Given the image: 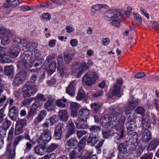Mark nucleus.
<instances>
[{"label":"nucleus","mask_w":159,"mask_h":159,"mask_svg":"<svg viewBox=\"0 0 159 159\" xmlns=\"http://www.w3.org/2000/svg\"><path fill=\"white\" fill-rule=\"evenodd\" d=\"M132 11L131 7H128L125 11L120 9H112L110 10V21L111 24L115 27L120 26V22L122 21L123 16L125 15L127 17L130 15Z\"/></svg>","instance_id":"obj_1"},{"label":"nucleus","mask_w":159,"mask_h":159,"mask_svg":"<svg viewBox=\"0 0 159 159\" xmlns=\"http://www.w3.org/2000/svg\"><path fill=\"white\" fill-rule=\"evenodd\" d=\"M88 69V66L85 62L80 63L75 62L72 63L71 66L72 73L75 76L80 78L84 72Z\"/></svg>","instance_id":"obj_2"},{"label":"nucleus","mask_w":159,"mask_h":159,"mask_svg":"<svg viewBox=\"0 0 159 159\" xmlns=\"http://www.w3.org/2000/svg\"><path fill=\"white\" fill-rule=\"evenodd\" d=\"M32 52L29 50L25 51L22 56V59L20 62L21 66L28 69L34 65V61L33 58L30 55Z\"/></svg>","instance_id":"obj_3"},{"label":"nucleus","mask_w":159,"mask_h":159,"mask_svg":"<svg viewBox=\"0 0 159 159\" xmlns=\"http://www.w3.org/2000/svg\"><path fill=\"white\" fill-rule=\"evenodd\" d=\"M98 76L97 73L92 71H88L83 78L82 82L88 86L92 85L98 79Z\"/></svg>","instance_id":"obj_4"},{"label":"nucleus","mask_w":159,"mask_h":159,"mask_svg":"<svg viewBox=\"0 0 159 159\" xmlns=\"http://www.w3.org/2000/svg\"><path fill=\"white\" fill-rule=\"evenodd\" d=\"M38 91V86L29 82H27L22 89L24 96L29 97Z\"/></svg>","instance_id":"obj_5"},{"label":"nucleus","mask_w":159,"mask_h":159,"mask_svg":"<svg viewBox=\"0 0 159 159\" xmlns=\"http://www.w3.org/2000/svg\"><path fill=\"white\" fill-rule=\"evenodd\" d=\"M13 35L10 30L5 29L2 27H0V39L1 43L3 45L9 44L10 42V38Z\"/></svg>","instance_id":"obj_6"},{"label":"nucleus","mask_w":159,"mask_h":159,"mask_svg":"<svg viewBox=\"0 0 159 159\" xmlns=\"http://www.w3.org/2000/svg\"><path fill=\"white\" fill-rule=\"evenodd\" d=\"M125 118L124 116H122L121 114L117 112L114 109H113V111L110 116V126L111 124L113 125L112 127L117 126L119 123L123 122Z\"/></svg>","instance_id":"obj_7"},{"label":"nucleus","mask_w":159,"mask_h":159,"mask_svg":"<svg viewBox=\"0 0 159 159\" xmlns=\"http://www.w3.org/2000/svg\"><path fill=\"white\" fill-rule=\"evenodd\" d=\"M52 139V134L51 131L46 129L43 130L41 135L37 140L38 143L40 144H46Z\"/></svg>","instance_id":"obj_8"},{"label":"nucleus","mask_w":159,"mask_h":159,"mask_svg":"<svg viewBox=\"0 0 159 159\" xmlns=\"http://www.w3.org/2000/svg\"><path fill=\"white\" fill-rule=\"evenodd\" d=\"M123 80L121 78L117 79L116 84L113 88V91L111 94H110V97L113 96L120 97L122 93L120 90V87L122 84Z\"/></svg>","instance_id":"obj_9"},{"label":"nucleus","mask_w":159,"mask_h":159,"mask_svg":"<svg viewBox=\"0 0 159 159\" xmlns=\"http://www.w3.org/2000/svg\"><path fill=\"white\" fill-rule=\"evenodd\" d=\"M8 51L5 47H0V62L2 63H11V60L8 56Z\"/></svg>","instance_id":"obj_10"},{"label":"nucleus","mask_w":159,"mask_h":159,"mask_svg":"<svg viewBox=\"0 0 159 159\" xmlns=\"http://www.w3.org/2000/svg\"><path fill=\"white\" fill-rule=\"evenodd\" d=\"M26 73L27 72L24 70L19 72L13 79V84L18 86L22 84L26 77Z\"/></svg>","instance_id":"obj_11"},{"label":"nucleus","mask_w":159,"mask_h":159,"mask_svg":"<svg viewBox=\"0 0 159 159\" xmlns=\"http://www.w3.org/2000/svg\"><path fill=\"white\" fill-rule=\"evenodd\" d=\"M139 102L138 99L135 98L133 96H131L128 100V107H126L125 110V114H129L130 110H133L138 105Z\"/></svg>","instance_id":"obj_12"},{"label":"nucleus","mask_w":159,"mask_h":159,"mask_svg":"<svg viewBox=\"0 0 159 159\" xmlns=\"http://www.w3.org/2000/svg\"><path fill=\"white\" fill-rule=\"evenodd\" d=\"M78 143V141L75 138H73L69 139L65 144L66 151L67 152H69L73 149L75 145Z\"/></svg>","instance_id":"obj_13"},{"label":"nucleus","mask_w":159,"mask_h":159,"mask_svg":"<svg viewBox=\"0 0 159 159\" xmlns=\"http://www.w3.org/2000/svg\"><path fill=\"white\" fill-rule=\"evenodd\" d=\"M18 110L15 106H13L9 108L8 115L11 120H16L18 113Z\"/></svg>","instance_id":"obj_14"},{"label":"nucleus","mask_w":159,"mask_h":159,"mask_svg":"<svg viewBox=\"0 0 159 159\" xmlns=\"http://www.w3.org/2000/svg\"><path fill=\"white\" fill-rule=\"evenodd\" d=\"M20 51V48L15 45H13L10 48L9 57L11 58H15L18 55Z\"/></svg>","instance_id":"obj_15"},{"label":"nucleus","mask_w":159,"mask_h":159,"mask_svg":"<svg viewBox=\"0 0 159 159\" xmlns=\"http://www.w3.org/2000/svg\"><path fill=\"white\" fill-rule=\"evenodd\" d=\"M24 139L26 140H29L31 142H32V141L30 139L29 135L27 133L25 134L24 135H20L16 138L14 141L13 144V147H14V149H16V146L18 144L20 141Z\"/></svg>","instance_id":"obj_16"},{"label":"nucleus","mask_w":159,"mask_h":159,"mask_svg":"<svg viewBox=\"0 0 159 159\" xmlns=\"http://www.w3.org/2000/svg\"><path fill=\"white\" fill-rule=\"evenodd\" d=\"M86 120L82 119L77 118L75 122L76 126L77 129H85L87 128L88 125L87 124Z\"/></svg>","instance_id":"obj_17"},{"label":"nucleus","mask_w":159,"mask_h":159,"mask_svg":"<svg viewBox=\"0 0 159 159\" xmlns=\"http://www.w3.org/2000/svg\"><path fill=\"white\" fill-rule=\"evenodd\" d=\"M142 124V128L144 129H147L151 128L150 117L148 115H145L143 116Z\"/></svg>","instance_id":"obj_18"},{"label":"nucleus","mask_w":159,"mask_h":159,"mask_svg":"<svg viewBox=\"0 0 159 159\" xmlns=\"http://www.w3.org/2000/svg\"><path fill=\"white\" fill-rule=\"evenodd\" d=\"M89 114V110L87 108H82L80 109L78 112V118L87 120Z\"/></svg>","instance_id":"obj_19"},{"label":"nucleus","mask_w":159,"mask_h":159,"mask_svg":"<svg viewBox=\"0 0 159 159\" xmlns=\"http://www.w3.org/2000/svg\"><path fill=\"white\" fill-rule=\"evenodd\" d=\"M58 116L60 120L63 122L67 121L69 115L67 111L65 109L61 110L58 112Z\"/></svg>","instance_id":"obj_20"},{"label":"nucleus","mask_w":159,"mask_h":159,"mask_svg":"<svg viewBox=\"0 0 159 159\" xmlns=\"http://www.w3.org/2000/svg\"><path fill=\"white\" fill-rule=\"evenodd\" d=\"M99 141L98 135L91 134L87 139V143L91 146H94Z\"/></svg>","instance_id":"obj_21"},{"label":"nucleus","mask_w":159,"mask_h":159,"mask_svg":"<svg viewBox=\"0 0 159 159\" xmlns=\"http://www.w3.org/2000/svg\"><path fill=\"white\" fill-rule=\"evenodd\" d=\"M70 152V159H76L78 158L81 159L82 157L83 154L76 148L72 150Z\"/></svg>","instance_id":"obj_22"},{"label":"nucleus","mask_w":159,"mask_h":159,"mask_svg":"<svg viewBox=\"0 0 159 159\" xmlns=\"http://www.w3.org/2000/svg\"><path fill=\"white\" fill-rule=\"evenodd\" d=\"M64 126V125L62 123L59 124L57 125L54 134L56 139H60L62 133V129L63 128Z\"/></svg>","instance_id":"obj_23"},{"label":"nucleus","mask_w":159,"mask_h":159,"mask_svg":"<svg viewBox=\"0 0 159 159\" xmlns=\"http://www.w3.org/2000/svg\"><path fill=\"white\" fill-rule=\"evenodd\" d=\"M100 122L102 125L105 128L109 129V116L105 115L102 116L100 119Z\"/></svg>","instance_id":"obj_24"},{"label":"nucleus","mask_w":159,"mask_h":159,"mask_svg":"<svg viewBox=\"0 0 159 159\" xmlns=\"http://www.w3.org/2000/svg\"><path fill=\"white\" fill-rule=\"evenodd\" d=\"M128 138L129 141L133 144L137 143L138 137L137 134L134 132H129Z\"/></svg>","instance_id":"obj_25"},{"label":"nucleus","mask_w":159,"mask_h":159,"mask_svg":"<svg viewBox=\"0 0 159 159\" xmlns=\"http://www.w3.org/2000/svg\"><path fill=\"white\" fill-rule=\"evenodd\" d=\"M48 98V101L44 104V107L48 111H52L55 108V107L53 104L54 99H51L49 97Z\"/></svg>","instance_id":"obj_26"},{"label":"nucleus","mask_w":159,"mask_h":159,"mask_svg":"<svg viewBox=\"0 0 159 159\" xmlns=\"http://www.w3.org/2000/svg\"><path fill=\"white\" fill-rule=\"evenodd\" d=\"M151 139V133L149 131H146L142 134L141 139L143 142H148Z\"/></svg>","instance_id":"obj_27"},{"label":"nucleus","mask_w":159,"mask_h":159,"mask_svg":"<svg viewBox=\"0 0 159 159\" xmlns=\"http://www.w3.org/2000/svg\"><path fill=\"white\" fill-rule=\"evenodd\" d=\"M159 144V139L156 138L151 141L149 144L147 150L148 151H152L155 149Z\"/></svg>","instance_id":"obj_28"},{"label":"nucleus","mask_w":159,"mask_h":159,"mask_svg":"<svg viewBox=\"0 0 159 159\" xmlns=\"http://www.w3.org/2000/svg\"><path fill=\"white\" fill-rule=\"evenodd\" d=\"M90 130L91 132V134L98 135V133L101 130V128L99 125H94L92 126L90 128Z\"/></svg>","instance_id":"obj_29"},{"label":"nucleus","mask_w":159,"mask_h":159,"mask_svg":"<svg viewBox=\"0 0 159 159\" xmlns=\"http://www.w3.org/2000/svg\"><path fill=\"white\" fill-rule=\"evenodd\" d=\"M44 148L42 146L39 145L34 148V150L36 153L39 155H43L45 154Z\"/></svg>","instance_id":"obj_30"},{"label":"nucleus","mask_w":159,"mask_h":159,"mask_svg":"<svg viewBox=\"0 0 159 159\" xmlns=\"http://www.w3.org/2000/svg\"><path fill=\"white\" fill-rule=\"evenodd\" d=\"M56 67V62L55 61H53L50 63L48 66V73L51 75L55 71Z\"/></svg>","instance_id":"obj_31"},{"label":"nucleus","mask_w":159,"mask_h":159,"mask_svg":"<svg viewBox=\"0 0 159 159\" xmlns=\"http://www.w3.org/2000/svg\"><path fill=\"white\" fill-rule=\"evenodd\" d=\"M75 55V54L74 52L67 53H66L64 56V60L67 64H68L71 61L72 58Z\"/></svg>","instance_id":"obj_32"},{"label":"nucleus","mask_w":159,"mask_h":159,"mask_svg":"<svg viewBox=\"0 0 159 159\" xmlns=\"http://www.w3.org/2000/svg\"><path fill=\"white\" fill-rule=\"evenodd\" d=\"M85 145L86 142L84 141H83L82 139H81L79 143L78 148H75L83 154L84 151V149Z\"/></svg>","instance_id":"obj_33"},{"label":"nucleus","mask_w":159,"mask_h":159,"mask_svg":"<svg viewBox=\"0 0 159 159\" xmlns=\"http://www.w3.org/2000/svg\"><path fill=\"white\" fill-rule=\"evenodd\" d=\"M13 71V67L12 65L6 66L4 68V72L7 75H11Z\"/></svg>","instance_id":"obj_34"},{"label":"nucleus","mask_w":159,"mask_h":159,"mask_svg":"<svg viewBox=\"0 0 159 159\" xmlns=\"http://www.w3.org/2000/svg\"><path fill=\"white\" fill-rule=\"evenodd\" d=\"M67 100L66 99H60L56 101V104L57 106L61 108H64L66 106L65 103Z\"/></svg>","instance_id":"obj_35"},{"label":"nucleus","mask_w":159,"mask_h":159,"mask_svg":"<svg viewBox=\"0 0 159 159\" xmlns=\"http://www.w3.org/2000/svg\"><path fill=\"white\" fill-rule=\"evenodd\" d=\"M127 128L128 131V133L129 132H131L136 129L135 126V123H131L129 122H127L125 124Z\"/></svg>","instance_id":"obj_36"},{"label":"nucleus","mask_w":159,"mask_h":159,"mask_svg":"<svg viewBox=\"0 0 159 159\" xmlns=\"http://www.w3.org/2000/svg\"><path fill=\"white\" fill-rule=\"evenodd\" d=\"M20 47H21V45H22L23 49L24 50V48H27L30 49L31 47V45H33L32 44H27V42L26 40L25 39H22L21 40V42L20 43Z\"/></svg>","instance_id":"obj_37"},{"label":"nucleus","mask_w":159,"mask_h":159,"mask_svg":"<svg viewBox=\"0 0 159 159\" xmlns=\"http://www.w3.org/2000/svg\"><path fill=\"white\" fill-rule=\"evenodd\" d=\"M85 97V94L84 91L82 89H80L76 97L77 99L81 100L84 99Z\"/></svg>","instance_id":"obj_38"},{"label":"nucleus","mask_w":159,"mask_h":159,"mask_svg":"<svg viewBox=\"0 0 159 159\" xmlns=\"http://www.w3.org/2000/svg\"><path fill=\"white\" fill-rule=\"evenodd\" d=\"M26 123L27 122L25 119H19L16 121V125L23 128L26 125Z\"/></svg>","instance_id":"obj_39"},{"label":"nucleus","mask_w":159,"mask_h":159,"mask_svg":"<svg viewBox=\"0 0 159 159\" xmlns=\"http://www.w3.org/2000/svg\"><path fill=\"white\" fill-rule=\"evenodd\" d=\"M118 149L119 151V152L126 154L127 149L126 146L124 143L120 144L118 146Z\"/></svg>","instance_id":"obj_40"},{"label":"nucleus","mask_w":159,"mask_h":159,"mask_svg":"<svg viewBox=\"0 0 159 159\" xmlns=\"http://www.w3.org/2000/svg\"><path fill=\"white\" fill-rule=\"evenodd\" d=\"M75 88H74L68 86L66 89V93L70 95L73 96L75 95Z\"/></svg>","instance_id":"obj_41"},{"label":"nucleus","mask_w":159,"mask_h":159,"mask_svg":"<svg viewBox=\"0 0 159 159\" xmlns=\"http://www.w3.org/2000/svg\"><path fill=\"white\" fill-rule=\"evenodd\" d=\"M59 145L57 144L52 143L47 148V151L49 152H52Z\"/></svg>","instance_id":"obj_42"},{"label":"nucleus","mask_w":159,"mask_h":159,"mask_svg":"<svg viewBox=\"0 0 159 159\" xmlns=\"http://www.w3.org/2000/svg\"><path fill=\"white\" fill-rule=\"evenodd\" d=\"M67 124V129L71 130L75 132V127L74 123L71 121H69L68 122Z\"/></svg>","instance_id":"obj_43"},{"label":"nucleus","mask_w":159,"mask_h":159,"mask_svg":"<svg viewBox=\"0 0 159 159\" xmlns=\"http://www.w3.org/2000/svg\"><path fill=\"white\" fill-rule=\"evenodd\" d=\"M57 69L61 75L64 74L68 70L66 66L62 65L58 66Z\"/></svg>","instance_id":"obj_44"},{"label":"nucleus","mask_w":159,"mask_h":159,"mask_svg":"<svg viewBox=\"0 0 159 159\" xmlns=\"http://www.w3.org/2000/svg\"><path fill=\"white\" fill-rule=\"evenodd\" d=\"M101 106L98 103H93L91 105L92 110L95 112H97L100 108Z\"/></svg>","instance_id":"obj_45"},{"label":"nucleus","mask_w":159,"mask_h":159,"mask_svg":"<svg viewBox=\"0 0 159 159\" xmlns=\"http://www.w3.org/2000/svg\"><path fill=\"white\" fill-rule=\"evenodd\" d=\"M105 6V5L104 4H97L96 5L93 6L92 7V9L94 10L95 11H97L100 10Z\"/></svg>","instance_id":"obj_46"},{"label":"nucleus","mask_w":159,"mask_h":159,"mask_svg":"<svg viewBox=\"0 0 159 159\" xmlns=\"http://www.w3.org/2000/svg\"><path fill=\"white\" fill-rule=\"evenodd\" d=\"M56 57L55 54L51 53L46 58L45 62L48 63L51 60L54 59Z\"/></svg>","instance_id":"obj_47"},{"label":"nucleus","mask_w":159,"mask_h":159,"mask_svg":"<svg viewBox=\"0 0 159 159\" xmlns=\"http://www.w3.org/2000/svg\"><path fill=\"white\" fill-rule=\"evenodd\" d=\"M11 124V122L6 119L3 124V127L6 130L8 129Z\"/></svg>","instance_id":"obj_48"},{"label":"nucleus","mask_w":159,"mask_h":159,"mask_svg":"<svg viewBox=\"0 0 159 159\" xmlns=\"http://www.w3.org/2000/svg\"><path fill=\"white\" fill-rule=\"evenodd\" d=\"M23 128V127L16 125L15 134V135H18L22 133Z\"/></svg>","instance_id":"obj_49"},{"label":"nucleus","mask_w":159,"mask_h":159,"mask_svg":"<svg viewBox=\"0 0 159 159\" xmlns=\"http://www.w3.org/2000/svg\"><path fill=\"white\" fill-rule=\"evenodd\" d=\"M35 99L36 100L45 101H46V98L44 97V95L43 94L39 93L35 98Z\"/></svg>","instance_id":"obj_50"},{"label":"nucleus","mask_w":159,"mask_h":159,"mask_svg":"<svg viewBox=\"0 0 159 159\" xmlns=\"http://www.w3.org/2000/svg\"><path fill=\"white\" fill-rule=\"evenodd\" d=\"M145 109L142 107H139L135 109L136 113L142 115L145 112Z\"/></svg>","instance_id":"obj_51"},{"label":"nucleus","mask_w":159,"mask_h":159,"mask_svg":"<svg viewBox=\"0 0 159 159\" xmlns=\"http://www.w3.org/2000/svg\"><path fill=\"white\" fill-rule=\"evenodd\" d=\"M87 134L85 130H78L76 131V135L79 139L81 138L84 135Z\"/></svg>","instance_id":"obj_52"},{"label":"nucleus","mask_w":159,"mask_h":159,"mask_svg":"<svg viewBox=\"0 0 159 159\" xmlns=\"http://www.w3.org/2000/svg\"><path fill=\"white\" fill-rule=\"evenodd\" d=\"M133 14L134 16L135 19L137 20L138 23L141 24L142 22V19L140 15L138 13H136Z\"/></svg>","instance_id":"obj_53"},{"label":"nucleus","mask_w":159,"mask_h":159,"mask_svg":"<svg viewBox=\"0 0 159 159\" xmlns=\"http://www.w3.org/2000/svg\"><path fill=\"white\" fill-rule=\"evenodd\" d=\"M108 130L104 129L102 130V134L103 137L104 138L108 139L109 137V130L107 129Z\"/></svg>","instance_id":"obj_54"},{"label":"nucleus","mask_w":159,"mask_h":159,"mask_svg":"<svg viewBox=\"0 0 159 159\" xmlns=\"http://www.w3.org/2000/svg\"><path fill=\"white\" fill-rule=\"evenodd\" d=\"M149 22L152 25L155 30H158L159 29V22L150 21Z\"/></svg>","instance_id":"obj_55"},{"label":"nucleus","mask_w":159,"mask_h":159,"mask_svg":"<svg viewBox=\"0 0 159 159\" xmlns=\"http://www.w3.org/2000/svg\"><path fill=\"white\" fill-rule=\"evenodd\" d=\"M70 107L72 110H76L79 108L80 105L76 102H72L71 103Z\"/></svg>","instance_id":"obj_56"},{"label":"nucleus","mask_w":159,"mask_h":159,"mask_svg":"<svg viewBox=\"0 0 159 159\" xmlns=\"http://www.w3.org/2000/svg\"><path fill=\"white\" fill-rule=\"evenodd\" d=\"M152 157L153 154L152 153H148L143 155L140 159H152Z\"/></svg>","instance_id":"obj_57"},{"label":"nucleus","mask_w":159,"mask_h":159,"mask_svg":"<svg viewBox=\"0 0 159 159\" xmlns=\"http://www.w3.org/2000/svg\"><path fill=\"white\" fill-rule=\"evenodd\" d=\"M46 115V112L45 110L41 111L38 117L43 120Z\"/></svg>","instance_id":"obj_58"},{"label":"nucleus","mask_w":159,"mask_h":159,"mask_svg":"<svg viewBox=\"0 0 159 159\" xmlns=\"http://www.w3.org/2000/svg\"><path fill=\"white\" fill-rule=\"evenodd\" d=\"M21 40L20 39L18 38H15L14 39V45H15L17 47H20V46Z\"/></svg>","instance_id":"obj_59"},{"label":"nucleus","mask_w":159,"mask_h":159,"mask_svg":"<svg viewBox=\"0 0 159 159\" xmlns=\"http://www.w3.org/2000/svg\"><path fill=\"white\" fill-rule=\"evenodd\" d=\"M57 118V116L56 115H54L51 117H50L48 119V121H49L51 123L50 125H52L54 123H56V120Z\"/></svg>","instance_id":"obj_60"},{"label":"nucleus","mask_w":159,"mask_h":159,"mask_svg":"<svg viewBox=\"0 0 159 159\" xmlns=\"http://www.w3.org/2000/svg\"><path fill=\"white\" fill-rule=\"evenodd\" d=\"M75 133L74 131L67 129L65 135V138L66 139L68 138Z\"/></svg>","instance_id":"obj_61"},{"label":"nucleus","mask_w":159,"mask_h":159,"mask_svg":"<svg viewBox=\"0 0 159 159\" xmlns=\"http://www.w3.org/2000/svg\"><path fill=\"white\" fill-rule=\"evenodd\" d=\"M103 91L102 90H99L97 91L96 93L93 94V97H98L102 96L103 93Z\"/></svg>","instance_id":"obj_62"},{"label":"nucleus","mask_w":159,"mask_h":159,"mask_svg":"<svg viewBox=\"0 0 159 159\" xmlns=\"http://www.w3.org/2000/svg\"><path fill=\"white\" fill-rule=\"evenodd\" d=\"M145 75V74L144 72H139L136 75H135L134 77L136 79H141L144 77Z\"/></svg>","instance_id":"obj_63"},{"label":"nucleus","mask_w":159,"mask_h":159,"mask_svg":"<svg viewBox=\"0 0 159 159\" xmlns=\"http://www.w3.org/2000/svg\"><path fill=\"white\" fill-rule=\"evenodd\" d=\"M5 110V107H3L0 110V123H1L3 119V112Z\"/></svg>","instance_id":"obj_64"}]
</instances>
